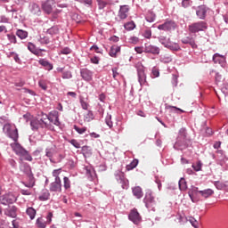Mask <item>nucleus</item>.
Wrapping results in <instances>:
<instances>
[{"instance_id":"052dcab7","label":"nucleus","mask_w":228,"mask_h":228,"mask_svg":"<svg viewBox=\"0 0 228 228\" xmlns=\"http://www.w3.org/2000/svg\"><path fill=\"white\" fill-rule=\"evenodd\" d=\"M46 221L45 223L48 224V225H51V223L53 222V212H49L46 216Z\"/></svg>"},{"instance_id":"4c0bfd02","label":"nucleus","mask_w":228,"mask_h":228,"mask_svg":"<svg viewBox=\"0 0 228 228\" xmlns=\"http://www.w3.org/2000/svg\"><path fill=\"white\" fill-rule=\"evenodd\" d=\"M138 159H134L129 165L126 166V170H134V168H136V167H138Z\"/></svg>"},{"instance_id":"20e7f679","label":"nucleus","mask_w":228,"mask_h":228,"mask_svg":"<svg viewBox=\"0 0 228 228\" xmlns=\"http://www.w3.org/2000/svg\"><path fill=\"white\" fill-rule=\"evenodd\" d=\"M30 127L32 131H38V129H53V125L50 123H47L45 119H44V115L40 119L38 118H34L31 119L30 121Z\"/></svg>"},{"instance_id":"7ed1b4c3","label":"nucleus","mask_w":228,"mask_h":228,"mask_svg":"<svg viewBox=\"0 0 228 228\" xmlns=\"http://www.w3.org/2000/svg\"><path fill=\"white\" fill-rule=\"evenodd\" d=\"M61 174V168L54 169L52 173L54 181L50 183V191L54 193H61V179L60 175Z\"/></svg>"},{"instance_id":"f704fd0d","label":"nucleus","mask_w":228,"mask_h":228,"mask_svg":"<svg viewBox=\"0 0 228 228\" xmlns=\"http://www.w3.org/2000/svg\"><path fill=\"white\" fill-rule=\"evenodd\" d=\"M94 118H95V117L94 116V112L92 110H88L84 117L85 122H92Z\"/></svg>"},{"instance_id":"49530a36","label":"nucleus","mask_w":228,"mask_h":228,"mask_svg":"<svg viewBox=\"0 0 228 228\" xmlns=\"http://www.w3.org/2000/svg\"><path fill=\"white\" fill-rule=\"evenodd\" d=\"M118 183L121 184L123 190H127L129 188V180L126 178H123L122 181Z\"/></svg>"},{"instance_id":"1a4fd4ad","label":"nucleus","mask_w":228,"mask_h":228,"mask_svg":"<svg viewBox=\"0 0 228 228\" xmlns=\"http://www.w3.org/2000/svg\"><path fill=\"white\" fill-rule=\"evenodd\" d=\"M44 120H49L52 124H54V126H60V115L58 111L53 110L49 112V114H43Z\"/></svg>"},{"instance_id":"412c9836","label":"nucleus","mask_w":228,"mask_h":228,"mask_svg":"<svg viewBox=\"0 0 228 228\" xmlns=\"http://www.w3.org/2000/svg\"><path fill=\"white\" fill-rule=\"evenodd\" d=\"M39 65H41L42 67H45V70H53V69H54V66L53 65V63L49 62V61L45 60V59H40L38 61Z\"/></svg>"},{"instance_id":"6e6d98bb","label":"nucleus","mask_w":228,"mask_h":228,"mask_svg":"<svg viewBox=\"0 0 228 228\" xmlns=\"http://www.w3.org/2000/svg\"><path fill=\"white\" fill-rule=\"evenodd\" d=\"M7 38L11 44H17V37H15L13 34H7Z\"/></svg>"},{"instance_id":"f3484780","label":"nucleus","mask_w":228,"mask_h":228,"mask_svg":"<svg viewBox=\"0 0 228 228\" xmlns=\"http://www.w3.org/2000/svg\"><path fill=\"white\" fill-rule=\"evenodd\" d=\"M206 13H208V7L206 5H200L196 10V15L201 20L206 19Z\"/></svg>"},{"instance_id":"0e129e2a","label":"nucleus","mask_w":228,"mask_h":228,"mask_svg":"<svg viewBox=\"0 0 228 228\" xmlns=\"http://www.w3.org/2000/svg\"><path fill=\"white\" fill-rule=\"evenodd\" d=\"M151 77H159V70L156 68H153L152 71H151Z\"/></svg>"},{"instance_id":"ddd939ff","label":"nucleus","mask_w":228,"mask_h":228,"mask_svg":"<svg viewBox=\"0 0 228 228\" xmlns=\"http://www.w3.org/2000/svg\"><path fill=\"white\" fill-rule=\"evenodd\" d=\"M175 23L173 20L165 21L163 24L158 26L160 31H174L175 29Z\"/></svg>"},{"instance_id":"6ab92c4d","label":"nucleus","mask_w":228,"mask_h":228,"mask_svg":"<svg viewBox=\"0 0 228 228\" xmlns=\"http://www.w3.org/2000/svg\"><path fill=\"white\" fill-rule=\"evenodd\" d=\"M182 43L191 45L192 49H197V43L195 42V37H193L192 36H188L182 38Z\"/></svg>"},{"instance_id":"5701e85b","label":"nucleus","mask_w":228,"mask_h":228,"mask_svg":"<svg viewBox=\"0 0 228 228\" xmlns=\"http://www.w3.org/2000/svg\"><path fill=\"white\" fill-rule=\"evenodd\" d=\"M22 171L24 172V174H26V175H28V181H32V179H35V177L33 176V172L31 171L30 165L25 164L23 166Z\"/></svg>"},{"instance_id":"9b49d317","label":"nucleus","mask_w":228,"mask_h":228,"mask_svg":"<svg viewBox=\"0 0 228 228\" xmlns=\"http://www.w3.org/2000/svg\"><path fill=\"white\" fill-rule=\"evenodd\" d=\"M80 76L84 81L90 83L94 79V71L88 69L87 68L80 69Z\"/></svg>"},{"instance_id":"e433bc0d","label":"nucleus","mask_w":228,"mask_h":228,"mask_svg":"<svg viewBox=\"0 0 228 228\" xmlns=\"http://www.w3.org/2000/svg\"><path fill=\"white\" fill-rule=\"evenodd\" d=\"M77 3H80V4H84L85 6H87V8H92L94 4L93 0H75Z\"/></svg>"},{"instance_id":"a18cd8bd","label":"nucleus","mask_w":228,"mask_h":228,"mask_svg":"<svg viewBox=\"0 0 228 228\" xmlns=\"http://www.w3.org/2000/svg\"><path fill=\"white\" fill-rule=\"evenodd\" d=\"M115 177H116V180L118 181V183H120L123 179H126V176H124V173H122L120 171H117L115 173Z\"/></svg>"},{"instance_id":"603ef678","label":"nucleus","mask_w":228,"mask_h":228,"mask_svg":"<svg viewBox=\"0 0 228 228\" xmlns=\"http://www.w3.org/2000/svg\"><path fill=\"white\" fill-rule=\"evenodd\" d=\"M105 122L107 124V126L110 127V129H111V127H113V122L111 121V115L108 114L106 118H105Z\"/></svg>"},{"instance_id":"774afa93","label":"nucleus","mask_w":228,"mask_h":228,"mask_svg":"<svg viewBox=\"0 0 228 228\" xmlns=\"http://www.w3.org/2000/svg\"><path fill=\"white\" fill-rule=\"evenodd\" d=\"M97 109L98 113L101 115V117H102V115H104V108H102V105H101V103H98Z\"/></svg>"},{"instance_id":"f257e3e1","label":"nucleus","mask_w":228,"mask_h":228,"mask_svg":"<svg viewBox=\"0 0 228 228\" xmlns=\"http://www.w3.org/2000/svg\"><path fill=\"white\" fill-rule=\"evenodd\" d=\"M3 129L4 133H5L9 138L13 140L14 142L11 143V147L15 154L18 156L22 155L26 149H24L19 142H17L19 140V130L15 127H12V126L10 124H5Z\"/></svg>"},{"instance_id":"393cba45","label":"nucleus","mask_w":228,"mask_h":228,"mask_svg":"<svg viewBox=\"0 0 228 228\" xmlns=\"http://www.w3.org/2000/svg\"><path fill=\"white\" fill-rule=\"evenodd\" d=\"M54 154H56L55 146L47 147L45 149V156L46 158H49L50 161H53V156H54Z\"/></svg>"},{"instance_id":"39448f33","label":"nucleus","mask_w":228,"mask_h":228,"mask_svg":"<svg viewBox=\"0 0 228 228\" xmlns=\"http://www.w3.org/2000/svg\"><path fill=\"white\" fill-rule=\"evenodd\" d=\"M158 40L161 45H164L166 49H169V51H181V45L177 43L172 42L169 37L160 36L158 37Z\"/></svg>"},{"instance_id":"69168bd1","label":"nucleus","mask_w":228,"mask_h":228,"mask_svg":"<svg viewBox=\"0 0 228 228\" xmlns=\"http://www.w3.org/2000/svg\"><path fill=\"white\" fill-rule=\"evenodd\" d=\"M182 6L183 8H188L189 6H191V2L190 0H183Z\"/></svg>"},{"instance_id":"c03bdc74","label":"nucleus","mask_w":228,"mask_h":228,"mask_svg":"<svg viewBox=\"0 0 228 228\" xmlns=\"http://www.w3.org/2000/svg\"><path fill=\"white\" fill-rule=\"evenodd\" d=\"M63 186L65 190H70V179L69 177H63Z\"/></svg>"},{"instance_id":"b1692460","label":"nucleus","mask_w":228,"mask_h":228,"mask_svg":"<svg viewBox=\"0 0 228 228\" xmlns=\"http://www.w3.org/2000/svg\"><path fill=\"white\" fill-rule=\"evenodd\" d=\"M132 193L135 199H142V197H143V191L140 186L134 187L132 189Z\"/></svg>"},{"instance_id":"72a5a7b5","label":"nucleus","mask_w":228,"mask_h":228,"mask_svg":"<svg viewBox=\"0 0 228 228\" xmlns=\"http://www.w3.org/2000/svg\"><path fill=\"white\" fill-rule=\"evenodd\" d=\"M46 33H48V35H51L52 37L54 35H58L60 33V28H58V26H53L48 28Z\"/></svg>"},{"instance_id":"473e14b6","label":"nucleus","mask_w":228,"mask_h":228,"mask_svg":"<svg viewBox=\"0 0 228 228\" xmlns=\"http://www.w3.org/2000/svg\"><path fill=\"white\" fill-rule=\"evenodd\" d=\"M225 59H224V56L220 55V53H215L213 55V61L214 63H219L222 64L224 63Z\"/></svg>"},{"instance_id":"4468645a","label":"nucleus","mask_w":228,"mask_h":228,"mask_svg":"<svg viewBox=\"0 0 228 228\" xmlns=\"http://www.w3.org/2000/svg\"><path fill=\"white\" fill-rule=\"evenodd\" d=\"M127 15H129V5H120L118 12L119 20H126V19H127Z\"/></svg>"},{"instance_id":"dca6fc26","label":"nucleus","mask_w":228,"mask_h":228,"mask_svg":"<svg viewBox=\"0 0 228 228\" xmlns=\"http://www.w3.org/2000/svg\"><path fill=\"white\" fill-rule=\"evenodd\" d=\"M128 218L135 224H138L139 222H142V216H140V213H138L136 208L131 210Z\"/></svg>"},{"instance_id":"6e6552de","label":"nucleus","mask_w":228,"mask_h":228,"mask_svg":"<svg viewBox=\"0 0 228 228\" xmlns=\"http://www.w3.org/2000/svg\"><path fill=\"white\" fill-rule=\"evenodd\" d=\"M14 202H17V196L13 192H8L0 197V204H3V206H9V204Z\"/></svg>"},{"instance_id":"3c124183","label":"nucleus","mask_w":228,"mask_h":228,"mask_svg":"<svg viewBox=\"0 0 228 228\" xmlns=\"http://www.w3.org/2000/svg\"><path fill=\"white\" fill-rule=\"evenodd\" d=\"M51 194H49V191H45L39 196V200H49V197Z\"/></svg>"},{"instance_id":"bf43d9fd","label":"nucleus","mask_w":228,"mask_h":228,"mask_svg":"<svg viewBox=\"0 0 228 228\" xmlns=\"http://www.w3.org/2000/svg\"><path fill=\"white\" fill-rule=\"evenodd\" d=\"M38 86L42 90H47V82L45 80H39Z\"/></svg>"},{"instance_id":"0eeeda50","label":"nucleus","mask_w":228,"mask_h":228,"mask_svg":"<svg viewBox=\"0 0 228 228\" xmlns=\"http://www.w3.org/2000/svg\"><path fill=\"white\" fill-rule=\"evenodd\" d=\"M188 29L190 33H199V31H204L208 29V23L206 21H198L189 25Z\"/></svg>"},{"instance_id":"7c9ffc66","label":"nucleus","mask_w":228,"mask_h":228,"mask_svg":"<svg viewBox=\"0 0 228 228\" xmlns=\"http://www.w3.org/2000/svg\"><path fill=\"white\" fill-rule=\"evenodd\" d=\"M27 215L29 216L30 220H35V216H37V210L32 207H29L26 210Z\"/></svg>"},{"instance_id":"680f3d73","label":"nucleus","mask_w":228,"mask_h":228,"mask_svg":"<svg viewBox=\"0 0 228 228\" xmlns=\"http://www.w3.org/2000/svg\"><path fill=\"white\" fill-rule=\"evenodd\" d=\"M22 184H24L26 188H33V186H35V178L32 180H29L28 183H26L23 182Z\"/></svg>"},{"instance_id":"338daca9","label":"nucleus","mask_w":228,"mask_h":228,"mask_svg":"<svg viewBox=\"0 0 228 228\" xmlns=\"http://www.w3.org/2000/svg\"><path fill=\"white\" fill-rule=\"evenodd\" d=\"M72 53V50L69 47H65L61 51V54H70Z\"/></svg>"},{"instance_id":"a211bd4d","label":"nucleus","mask_w":228,"mask_h":228,"mask_svg":"<svg viewBox=\"0 0 228 228\" xmlns=\"http://www.w3.org/2000/svg\"><path fill=\"white\" fill-rule=\"evenodd\" d=\"M161 49L156 45H146L144 48V53H148L149 54H159Z\"/></svg>"},{"instance_id":"f8f14e48","label":"nucleus","mask_w":228,"mask_h":228,"mask_svg":"<svg viewBox=\"0 0 228 228\" xmlns=\"http://www.w3.org/2000/svg\"><path fill=\"white\" fill-rule=\"evenodd\" d=\"M56 6V1L54 0H47L45 3L42 4V8L45 13H47V15L53 13V8Z\"/></svg>"},{"instance_id":"2f4dec72","label":"nucleus","mask_w":228,"mask_h":228,"mask_svg":"<svg viewBox=\"0 0 228 228\" xmlns=\"http://www.w3.org/2000/svg\"><path fill=\"white\" fill-rule=\"evenodd\" d=\"M16 37L20 38V40H24V39L28 38V31L23 30V29H18L16 31Z\"/></svg>"},{"instance_id":"de8ad7c7","label":"nucleus","mask_w":228,"mask_h":228,"mask_svg":"<svg viewBox=\"0 0 228 228\" xmlns=\"http://www.w3.org/2000/svg\"><path fill=\"white\" fill-rule=\"evenodd\" d=\"M28 51H30V53H32V54H35L37 53V51L38 50L37 45H35V44H33V43L28 44Z\"/></svg>"},{"instance_id":"bb28decb","label":"nucleus","mask_w":228,"mask_h":228,"mask_svg":"<svg viewBox=\"0 0 228 228\" xmlns=\"http://www.w3.org/2000/svg\"><path fill=\"white\" fill-rule=\"evenodd\" d=\"M118 53H120V46L114 45L110 47L109 54L111 58H117V54H118Z\"/></svg>"},{"instance_id":"cd10ccee","label":"nucleus","mask_w":228,"mask_h":228,"mask_svg":"<svg viewBox=\"0 0 228 228\" xmlns=\"http://www.w3.org/2000/svg\"><path fill=\"white\" fill-rule=\"evenodd\" d=\"M47 223L45 222V220H44V217H38L36 220V227L37 228H45L47 227Z\"/></svg>"},{"instance_id":"13d9d810","label":"nucleus","mask_w":228,"mask_h":228,"mask_svg":"<svg viewBox=\"0 0 228 228\" xmlns=\"http://www.w3.org/2000/svg\"><path fill=\"white\" fill-rule=\"evenodd\" d=\"M217 158L220 161H224V159H225V153H224V151H217Z\"/></svg>"},{"instance_id":"864d4df0","label":"nucleus","mask_w":228,"mask_h":228,"mask_svg":"<svg viewBox=\"0 0 228 228\" xmlns=\"http://www.w3.org/2000/svg\"><path fill=\"white\" fill-rule=\"evenodd\" d=\"M215 186L217 190H224V188L226 187L225 183L220 182V181H216L215 182Z\"/></svg>"},{"instance_id":"5fc2aeb1","label":"nucleus","mask_w":228,"mask_h":228,"mask_svg":"<svg viewBox=\"0 0 228 228\" xmlns=\"http://www.w3.org/2000/svg\"><path fill=\"white\" fill-rule=\"evenodd\" d=\"M74 129L75 131H77V133H78V134H84V133H86V127H79L77 126H74Z\"/></svg>"},{"instance_id":"c85d7f7f","label":"nucleus","mask_w":228,"mask_h":228,"mask_svg":"<svg viewBox=\"0 0 228 228\" xmlns=\"http://www.w3.org/2000/svg\"><path fill=\"white\" fill-rule=\"evenodd\" d=\"M145 19L147 22H154V20H156V13L152 11H148L145 15Z\"/></svg>"},{"instance_id":"37998d69","label":"nucleus","mask_w":228,"mask_h":228,"mask_svg":"<svg viewBox=\"0 0 228 228\" xmlns=\"http://www.w3.org/2000/svg\"><path fill=\"white\" fill-rule=\"evenodd\" d=\"M99 10H104L105 6H108L106 0H96Z\"/></svg>"},{"instance_id":"58836bf2","label":"nucleus","mask_w":228,"mask_h":228,"mask_svg":"<svg viewBox=\"0 0 228 228\" xmlns=\"http://www.w3.org/2000/svg\"><path fill=\"white\" fill-rule=\"evenodd\" d=\"M187 222H190L191 225H192V227H194V228L199 227V221L196 220L193 216H189L187 218Z\"/></svg>"},{"instance_id":"ea45409f","label":"nucleus","mask_w":228,"mask_h":228,"mask_svg":"<svg viewBox=\"0 0 228 228\" xmlns=\"http://www.w3.org/2000/svg\"><path fill=\"white\" fill-rule=\"evenodd\" d=\"M38 42H40V44H42L43 45H47V44H50L51 39H49V37L45 36H40Z\"/></svg>"},{"instance_id":"c756f323","label":"nucleus","mask_w":228,"mask_h":228,"mask_svg":"<svg viewBox=\"0 0 228 228\" xmlns=\"http://www.w3.org/2000/svg\"><path fill=\"white\" fill-rule=\"evenodd\" d=\"M81 151L84 157L90 158L92 156V148L89 146H83Z\"/></svg>"},{"instance_id":"aec40b11","label":"nucleus","mask_w":228,"mask_h":228,"mask_svg":"<svg viewBox=\"0 0 228 228\" xmlns=\"http://www.w3.org/2000/svg\"><path fill=\"white\" fill-rule=\"evenodd\" d=\"M29 12L32 13V15H40L42 13V10L40 9V5H38V4H30Z\"/></svg>"},{"instance_id":"9d476101","label":"nucleus","mask_w":228,"mask_h":228,"mask_svg":"<svg viewBox=\"0 0 228 228\" xmlns=\"http://www.w3.org/2000/svg\"><path fill=\"white\" fill-rule=\"evenodd\" d=\"M137 77L141 88H143V86H149V83L147 82V75L145 74V69H143V67L137 69Z\"/></svg>"},{"instance_id":"a878e982","label":"nucleus","mask_w":228,"mask_h":228,"mask_svg":"<svg viewBox=\"0 0 228 228\" xmlns=\"http://www.w3.org/2000/svg\"><path fill=\"white\" fill-rule=\"evenodd\" d=\"M198 193H200L203 199H209V197L215 193V191L212 189H207L203 191H198Z\"/></svg>"},{"instance_id":"79ce46f5","label":"nucleus","mask_w":228,"mask_h":228,"mask_svg":"<svg viewBox=\"0 0 228 228\" xmlns=\"http://www.w3.org/2000/svg\"><path fill=\"white\" fill-rule=\"evenodd\" d=\"M26 161H33V157L29 154L28 151H24L23 154L20 155Z\"/></svg>"},{"instance_id":"f03ea898","label":"nucleus","mask_w":228,"mask_h":228,"mask_svg":"<svg viewBox=\"0 0 228 228\" xmlns=\"http://www.w3.org/2000/svg\"><path fill=\"white\" fill-rule=\"evenodd\" d=\"M189 143L190 140L186 138V128H181L176 142L174 144V149L183 151L188 147Z\"/></svg>"},{"instance_id":"423d86ee","label":"nucleus","mask_w":228,"mask_h":228,"mask_svg":"<svg viewBox=\"0 0 228 228\" xmlns=\"http://www.w3.org/2000/svg\"><path fill=\"white\" fill-rule=\"evenodd\" d=\"M143 202L150 211H154L156 208V200L154 198V194L152 193V191L147 190L145 193V197L143 199Z\"/></svg>"},{"instance_id":"09e8293b","label":"nucleus","mask_w":228,"mask_h":228,"mask_svg":"<svg viewBox=\"0 0 228 228\" xmlns=\"http://www.w3.org/2000/svg\"><path fill=\"white\" fill-rule=\"evenodd\" d=\"M62 79H72V71L67 70L62 72Z\"/></svg>"},{"instance_id":"c9c22d12","label":"nucleus","mask_w":228,"mask_h":228,"mask_svg":"<svg viewBox=\"0 0 228 228\" xmlns=\"http://www.w3.org/2000/svg\"><path fill=\"white\" fill-rule=\"evenodd\" d=\"M124 28L126 31H133L136 28V24H134V21H128L124 24Z\"/></svg>"},{"instance_id":"4be33fe9","label":"nucleus","mask_w":228,"mask_h":228,"mask_svg":"<svg viewBox=\"0 0 228 228\" xmlns=\"http://www.w3.org/2000/svg\"><path fill=\"white\" fill-rule=\"evenodd\" d=\"M86 175L90 179V181H94V177H96L95 169L92 167H86Z\"/></svg>"},{"instance_id":"8fccbe9b","label":"nucleus","mask_w":228,"mask_h":228,"mask_svg":"<svg viewBox=\"0 0 228 228\" xmlns=\"http://www.w3.org/2000/svg\"><path fill=\"white\" fill-rule=\"evenodd\" d=\"M192 168L195 172H200L202 170V163L198 161L196 164H192Z\"/></svg>"},{"instance_id":"2eb2a0df","label":"nucleus","mask_w":228,"mask_h":228,"mask_svg":"<svg viewBox=\"0 0 228 228\" xmlns=\"http://www.w3.org/2000/svg\"><path fill=\"white\" fill-rule=\"evenodd\" d=\"M18 211L19 208L15 205H12L4 209V215L5 216H9V218H17Z\"/></svg>"},{"instance_id":"e2e57ef3","label":"nucleus","mask_w":228,"mask_h":228,"mask_svg":"<svg viewBox=\"0 0 228 228\" xmlns=\"http://www.w3.org/2000/svg\"><path fill=\"white\" fill-rule=\"evenodd\" d=\"M128 42L130 44H138L140 42V38L136 37H131L129 39H128Z\"/></svg>"},{"instance_id":"a19ab883","label":"nucleus","mask_w":228,"mask_h":228,"mask_svg":"<svg viewBox=\"0 0 228 228\" xmlns=\"http://www.w3.org/2000/svg\"><path fill=\"white\" fill-rule=\"evenodd\" d=\"M178 184L181 191H184L188 188V185L186 184V180L184 178H181Z\"/></svg>"},{"instance_id":"4d7b16f0","label":"nucleus","mask_w":228,"mask_h":228,"mask_svg":"<svg viewBox=\"0 0 228 228\" xmlns=\"http://www.w3.org/2000/svg\"><path fill=\"white\" fill-rule=\"evenodd\" d=\"M69 143H71V145H73V147H75V149H81V144L76 139L70 140Z\"/></svg>"}]
</instances>
